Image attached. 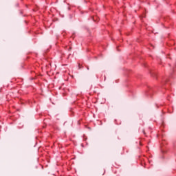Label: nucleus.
<instances>
[{
  "instance_id": "obj_1",
  "label": "nucleus",
  "mask_w": 176,
  "mask_h": 176,
  "mask_svg": "<svg viewBox=\"0 0 176 176\" xmlns=\"http://www.w3.org/2000/svg\"><path fill=\"white\" fill-rule=\"evenodd\" d=\"M144 134H145V131H143Z\"/></svg>"
},
{
  "instance_id": "obj_2",
  "label": "nucleus",
  "mask_w": 176,
  "mask_h": 176,
  "mask_svg": "<svg viewBox=\"0 0 176 176\" xmlns=\"http://www.w3.org/2000/svg\"><path fill=\"white\" fill-rule=\"evenodd\" d=\"M79 68H80V65H79Z\"/></svg>"
},
{
  "instance_id": "obj_3",
  "label": "nucleus",
  "mask_w": 176,
  "mask_h": 176,
  "mask_svg": "<svg viewBox=\"0 0 176 176\" xmlns=\"http://www.w3.org/2000/svg\"><path fill=\"white\" fill-rule=\"evenodd\" d=\"M79 68H80V65H79Z\"/></svg>"
},
{
  "instance_id": "obj_4",
  "label": "nucleus",
  "mask_w": 176,
  "mask_h": 176,
  "mask_svg": "<svg viewBox=\"0 0 176 176\" xmlns=\"http://www.w3.org/2000/svg\"><path fill=\"white\" fill-rule=\"evenodd\" d=\"M87 69H89V67H87Z\"/></svg>"
}]
</instances>
